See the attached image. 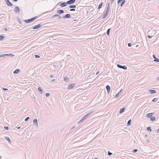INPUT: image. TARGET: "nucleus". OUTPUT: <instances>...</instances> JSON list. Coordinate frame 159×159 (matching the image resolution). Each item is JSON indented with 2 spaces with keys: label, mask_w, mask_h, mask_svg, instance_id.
<instances>
[{
  "label": "nucleus",
  "mask_w": 159,
  "mask_h": 159,
  "mask_svg": "<svg viewBox=\"0 0 159 159\" xmlns=\"http://www.w3.org/2000/svg\"><path fill=\"white\" fill-rule=\"evenodd\" d=\"M37 16H36L34 18H32L29 19H27L25 20V22L26 23H28L30 22L33 21L36 18Z\"/></svg>",
  "instance_id": "1"
},
{
  "label": "nucleus",
  "mask_w": 159,
  "mask_h": 159,
  "mask_svg": "<svg viewBox=\"0 0 159 159\" xmlns=\"http://www.w3.org/2000/svg\"><path fill=\"white\" fill-rule=\"evenodd\" d=\"M75 85V84H70L68 86L67 89H71L73 88Z\"/></svg>",
  "instance_id": "2"
},
{
  "label": "nucleus",
  "mask_w": 159,
  "mask_h": 159,
  "mask_svg": "<svg viewBox=\"0 0 159 159\" xmlns=\"http://www.w3.org/2000/svg\"><path fill=\"white\" fill-rule=\"evenodd\" d=\"M117 66L120 68H122L124 70H126L127 69V68L125 66H121L119 64H117Z\"/></svg>",
  "instance_id": "3"
},
{
  "label": "nucleus",
  "mask_w": 159,
  "mask_h": 159,
  "mask_svg": "<svg viewBox=\"0 0 159 159\" xmlns=\"http://www.w3.org/2000/svg\"><path fill=\"white\" fill-rule=\"evenodd\" d=\"M41 25L40 24H39L38 25H35L33 27V29H37L41 27Z\"/></svg>",
  "instance_id": "4"
},
{
  "label": "nucleus",
  "mask_w": 159,
  "mask_h": 159,
  "mask_svg": "<svg viewBox=\"0 0 159 159\" xmlns=\"http://www.w3.org/2000/svg\"><path fill=\"white\" fill-rule=\"evenodd\" d=\"M5 1L8 6H11L13 5V4L9 1V0H5Z\"/></svg>",
  "instance_id": "5"
},
{
  "label": "nucleus",
  "mask_w": 159,
  "mask_h": 159,
  "mask_svg": "<svg viewBox=\"0 0 159 159\" xmlns=\"http://www.w3.org/2000/svg\"><path fill=\"white\" fill-rule=\"evenodd\" d=\"M71 17V16L70 14H66L65 16H63L62 17L63 18L66 19V18H69Z\"/></svg>",
  "instance_id": "6"
},
{
  "label": "nucleus",
  "mask_w": 159,
  "mask_h": 159,
  "mask_svg": "<svg viewBox=\"0 0 159 159\" xmlns=\"http://www.w3.org/2000/svg\"><path fill=\"white\" fill-rule=\"evenodd\" d=\"M75 1V0H70L67 2V3L68 4H71L73 3Z\"/></svg>",
  "instance_id": "7"
},
{
  "label": "nucleus",
  "mask_w": 159,
  "mask_h": 159,
  "mask_svg": "<svg viewBox=\"0 0 159 159\" xmlns=\"http://www.w3.org/2000/svg\"><path fill=\"white\" fill-rule=\"evenodd\" d=\"M14 11L16 13H19L20 12V10L18 7H16L15 8Z\"/></svg>",
  "instance_id": "8"
},
{
  "label": "nucleus",
  "mask_w": 159,
  "mask_h": 159,
  "mask_svg": "<svg viewBox=\"0 0 159 159\" xmlns=\"http://www.w3.org/2000/svg\"><path fill=\"white\" fill-rule=\"evenodd\" d=\"M152 57H153V58L155 59L153 61H155V62H159V60L158 59L156 58V57H155V56L154 55H152Z\"/></svg>",
  "instance_id": "9"
},
{
  "label": "nucleus",
  "mask_w": 159,
  "mask_h": 159,
  "mask_svg": "<svg viewBox=\"0 0 159 159\" xmlns=\"http://www.w3.org/2000/svg\"><path fill=\"white\" fill-rule=\"evenodd\" d=\"M67 4H68L67 3V2H64L61 3L60 4V6L61 7H65V6H66L67 5Z\"/></svg>",
  "instance_id": "10"
},
{
  "label": "nucleus",
  "mask_w": 159,
  "mask_h": 159,
  "mask_svg": "<svg viewBox=\"0 0 159 159\" xmlns=\"http://www.w3.org/2000/svg\"><path fill=\"white\" fill-rule=\"evenodd\" d=\"M106 89L107 90V92L108 94L109 93V92L110 90V87L109 86L107 85L106 86Z\"/></svg>",
  "instance_id": "11"
},
{
  "label": "nucleus",
  "mask_w": 159,
  "mask_h": 159,
  "mask_svg": "<svg viewBox=\"0 0 159 159\" xmlns=\"http://www.w3.org/2000/svg\"><path fill=\"white\" fill-rule=\"evenodd\" d=\"M153 113H149L147 114L146 116L148 118H150L153 115Z\"/></svg>",
  "instance_id": "12"
},
{
  "label": "nucleus",
  "mask_w": 159,
  "mask_h": 159,
  "mask_svg": "<svg viewBox=\"0 0 159 159\" xmlns=\"http://www.w3.org/2000/svg\"><path fill=\"white\" fill-rule=\"evenodd\" d=\"M149 91L151 94L156 93H157L156 90H154L149 89Z\"/></svg>",
  "instance_id": "13"
},
{
  "label": "nucleus",
  "mask_w": 159,
  "mask_h": 159,
  "mask_svg": "<svg viewBox=\"0 0 159 159\" xmlns=\"http://www.w3.org/2000/svg\"><path fill=\"white\" fill-rule=\"evenodd\" d=\"M109 12L106 11L105 13L104 14L103 16L102 17L103 18H105L108 15Z\"/></svg>",
  "instance_id": "14"
},
{
  "label": "nucleus",
  "mask_w": 159,
  "mask_h": 159,
  "mask_svg": "<svg viewBox=\"0 0 159 159\" xmlns=\"http://www.w3.org/2000/svg\"><path fill=\"white\" fill-rule=\"evenodd\" d=\"M64 11L62 10H60L57 11V13H58V14H62V13H64Z\"/></svg>",
  "instance_id": "15"
},
{
  "label": "nucleus",
  "mask_w": 159,
  "mask_h": 159,
  "mask_svg": "<svg viewBox=\"0 0 159 159\" xmlns=\"http://www.w3.org/2000/svg\"><path fill=\"white\" fill-rule=\"evenodd\" d=\"M110 4H109V3H108L107 4V8L106 11L109 12V11L110 10Z\"/></svg>",
  "instance_id": "16"
},
{
  "label": "nucleus",
  "mask_w": 159,
  "mask_h": 159,
  "mask_svg": "<svg viewBox=\"0 0 159 159\" xmlns=\"http://www.w3.org/2000/svg\"><path fill=\"white\" fill-rule=\"evenodd\" d=\"M125 110V109L124 107L121 108L120 110L119 113H121L123 112H124Z\"/></svg>",
  "instance_id": "17"
},
{
  "label": "nucleus",
  "mask_w": 159,
  "mask_h": 159,
  "mask_svg": "<svg viewBox=\"0 0 159 159\" xmlns=\"http://www.w3.org/2000/svg\"><path fill=\"white\" fill-rule=\"evenodd\" d=\"M33 123H36V126L38 127V124L37 123V120L36 119H34L33 120Z\"/></svg>",
  "instance_id": "18"
},
{
  "label": "nucleus",
  "mask_w": 159,
  "mask_h": 159,
  "mask_svg": "<svg viewBox=\"0 0 159 159\" xmlns=\"http://www.w3.org/2000/svg\"><path fill=\"white\" fill-rule=\"evenodd\" d=\"M20 71V70L19 69H16L14 71L13 73L16 74H17Z\"/></svg>",
  "instance_id": "19"
},
{
  "label": "nucleus",
  "mask_w": 159,
  "mask_h": 159,
  "mask_svg": "<svg viewBox=\"0 0 159 159\" xmlns=\"http://www.w3.org/2000/svg\"><path fill=\"white\" fill-rule=\"evenodd\" d=\"M103 2H101V3L100 4H99V5L98 6V9H100V8H101L102 7V5L103 4Z\"/></svg>",
  "instance_id": "20"
},
{
  "label": "nucleus",
  "mask_w": 159,
  "mask_h": 159,
  "mask_svg": "<svg viewBox=\"0 0 159 159\" xmlns=\"http://www.w3.org/2000/svg\"><path fill=\"white\" fill-rule=\"evenodd\" d=\"M5 57L6 56H12L13 57L14 55L11 54H4Z\"/></svg>",
  "instance_id": "21"
},
{
  "label": "nucleus",
  "mask_w": 159,
  "mask_h": 159,
  "mask_svg": "<svg viewBox=\"0 0 159 159\" xmlns=\"http://www.w3.org/2000/svg\"><path fill=\"white\" fill-rule=\"evenodd\" d=\"M5 139L9 143H11V140L9 137H6Z\"/></svg>",
  "instance_id": "22"
},
{
  "label": "nucleus",
  "mask_w": 159,
  "mask_h": 159,
  "mask_svg": "<svg viewBox=\"0 0 159 159\" xmlns=\"http://www.w3.org/2000/svg\"><path fill=\"white\" fill-rule=\"evenodd\" d=\"M38 89L40 92V93H43V90L41 89V87H39L38 88Z\"/></svg>",
  "instance_id": "23"
},
{
  "label": "nucleus",
  "mask_w": 159,
  "mask_h": 159,
  "mask_svg": "<svg viewBox=\"0 0 159 159\" xmlns=\"http://www.w3.org/2000/svg\"><path fill=\"white\" fill-rule=\"evenodd\" d=\"M110 30V29H109L107 30V36H109V33Z\"/></svg>",
  "instance_id": "24"
},
{
  "label": "nucleus",
  "mask_w": 159,
  "mask_h": 159,
  "mask_svg": "<svg viewBox=\"0 0 159 159\" xmlns=\"http://www.w3.org/2000/svg\"><path fill=\"white\" fill-rule=\"evenodd\" d=\"M150 120L152 121H153L156 120V118L154 117H151L150 118Z\"/></svg>",
  "instance_id": "25"
},
{
  "label": "nucleus",
  "mask_w": 159,
  "mask_h": 159,
  "mask_svg": "<svg viewBox=\"0 0 159 159\" xmlns=\"http://www.w3.org/2000/svg\"><path fill=\"white\" fill-rule=\"evenodd\" d=\"M125 2V0H122L121 3L120 4V6L121 7H122L123 6V5H124V3Z\"/></svg>",
  "instance_id": "26"
},
{
  "label": "nucleus",
  "mask_w": 159,
  "mask_h": 159,
  "mask_svg": "<svg viewBox=\"0 0 159 159\" xmlns=\"http://www.w3.org/2000/svg\"><path fill=\"white\" fill-rule=\"evenodd\" d=\"M69 7L70 8H75L76 7V6L75 5H70Z\"/></svg>",
  "instance_id": "27"
},
{
  "label": "nucleus",
  "mask_w": 159,
  "mask_h": 159,
  "mask_svg": "<svg viewBox=\"0 0 159 159\" xmlns=\"http://www.w3.org/2000/svg\"><path fill=\"white\" fill-rule=\"evenodd\" d=\"M59 16V15L58 14H55L51 18H54L55 17H58Z\"/></svg>",
  "instance_id": "28"
},
{
  "label": "nucleus",
  "mask_w": 159,
  "mask_h": 159,
  "mask_svg": "<svg viewBox=\"0 0 159 159\" xmlns=\"http://www.w3.org/2000/svg\"><path fill=\"white\" fill-rule=\"evenodd\" d=\"M5 37L3 36L0 35V40H1L4 39Z\"/></svg>",
  "instance_id": "29"
},
{
  "label": "nucleus",
  "mask_w": 159,
  "mask_h": 159,
  "mask_svg": "<svg viewBox=\"0 0 159 159\" xmlns=\"http://www.w3.org/2000/svg\"><path fill=\"white\" fill-rule=\"evenodd\" d=\"M158 100V98H155L152 100V102H156Z\"/></svg>",
  "instance_id": "30"
},
{
  "label": "nucleus",
  "mask_w": 159,
  "mask_h": 159,
  "mask_svg": "<svg viewBox=\"0 0 159 159\" xmlns=\"http://www.w3.org/2000/svg\"><path fill=\"white\" fill-rule=\"evenodd\" d=\"M64 80L65 81H66V82H67L69 80H68V78H67V77H65L64 78Z\"/></svg>",
  "instance_id": "31"
},
{
  "label": "nucleus",
  "mask_w": 159,
  "mask_h": 159,
  "mask_svg": "<svg viewBox=\"0 0 159 159\" xmlns=\"http://www.w3.org/2000/svg\"><path fill=\"white\" fill-rule=\"evenodd\" d=\"M131 120H129L127 122V125H130L131 124Z\"/></svg>",
  "instance_id": "32"
},
{
  "label": "nucleus",
  "mask_w": 159,
  "mask_h": 159,
  "mask_svg": "<svg viewBox=\"0 0 159 159\" xmlns=\"http://www.w3.org/2000/svg\"><path fill=\"white\" fill-rule=\"evenodd\" d=\"M147 129L148 130V131H152V130L151 129V127H148L147 128Z\"/></svg>",
  "instance_id": "33"
},
{
  "label": "nucleus",
  "mask_w": 159,
  "mask_h": 159,
  "mask_svg": "<svg viewBox=\"0 0 159 159\" xmlns=\"http://www.w3.org/2000/svg\"><path fill=\"white\" fill-rule=\"evenodd\" d=\"M85 119H84V117L82 118V119L80 121H79L78 122V123H80V122H82Z\"/></svg>",
  "instance_id": "34"
},
{
  "label": "nucleus",
  "mask_w": 159,
  "mask_h": 159,
  "mask_svg": "<svg viewBox=\"0 0 159 159\" xmlns=\"http://www.w3.org/2000/svg\"><path fill=\"white\" fill-rule=\"evenodd\" d=\"M88 115L86 114L84 116V119H86L88 116Z\"/></svg>",
  "instance_id": "35"
},
{
  "label": "nucleus",
  "mask_w": 159,
  "mask_h": 159,
  "mask_svg": "<svg viewBox=\"0 0 159 159\" xmlns=\"http://www.w3.org/2000/svg\"><path fill=\"white\" fill-rule=\"evenodd\" d=\"M46 96L47 97H48L50 96V93H47L46 94Z\"/></svg>",
  "instance_id": "36"
},
{
  "label": "nucleus",
  "mask_w": 159,
  "mask_h": 159,
  "mask_svg": "<svg viewBox=\"0 0 159 159\" xmlns=\"http://www.w3.org/2000/svg\"><path fill=\"white\" fill-rule=\"evenodd\" d=\"M34 56L36 58H39L40 57V56L38 55H35Z\"/></svg>",
  "instance_id": "37"
},
{
  "label": "nucleus",
  "mask_w": 159,
  "mask_h": 159,
  "mask_svg": "<svg viewBox=\"0 0 159 159\" xmlns=\"http://www.w3.org/2000/svg\"><path fill=\"white\" fill-rule=\"evenodd\" d=\"M108 154L109 156H111L112 155V153L110 152L109 151H108Z\"/></svg>",
  "instance_id": "38"
},
{
  "label": "nucleus",
  "mask_w": 159,
  "mask_h": 159,
  "mask_svg": "<svg viewBox=\"0 0 159 159\" xmlns=\"http://www.w3.org/2000/svg\"><path fill=\"white\" fill-rule=\"evenodd\" d=\"M93 111H91L89 112V113H88L87 114L88 115V116H89L92 113H93Z\"/></svg>",
  "instance_id": "39"
},
{
  "label": "nucleus",
  "mask_w": 159,
  "mask_h": 159,
  "mask_svg": "<svg viewBox=\"0 0 159 159\" xmlns=\"http://www.w3.org/2000/svg\"><path fill=\"white\" fill-rule=\"evenodd\" d=\"M93 111H91L89 112V113H88L87 114L88 115V116H89L92 113H93Z\"/></svg>",
  "instance_id": "40"
},
{
  "label": "nucleus",
  "mask_w": 159,
  "mask_h": 159,
  "mask_svg": "<svg viewBox=\"0 0 159 159\" xmlns=\"http://www.w3.org/2000/svg\"><path fill=\"white\" fill-rule=\"evenodd\" d=\"M4 128L6 130H8L9 129V127L8 126H4Z\"/></svg>",
  "instance_id": "41"
},
{
  "label": "nucleus",
  "mask_w": 159,
  "mask_h": 159,
  "mask_svg": "<svg viewBox=\"0 0 159 159\" xmlns=\"http://www.w3.org/2000/svg\"><path fill=\"white\" fill-rule=\"evenodd\" d=\"M30 119V117H28L26 118V119H25V121H26Z\"/></svg>",
  "instance_id": "42"
},
{
  "label": "nucleus",
  "mask_w": 159,
  "mask_h": 159,
  "mask_svg": "<svg viewBox=\"0 0 159 159\" xmlns=\"http://www.w3.org/2000/svg\"><path fill=\"white\" fill-rule=\"evenodd\" d=\"M75 11V9L74 8H72L70 9V11Z\"/></svg>",
  "instance_id": "43"
},
{
  "label": "nucleus",
  "mask_w": 159,
  "mask_h": 159,
  "mask_svg": "<svg viewBox=\"0 0 159 159\" xmlns=\"http://www.w3.org/2000/svg\"><path fill=\"white\" fill-rule=\"evenodd\" d=\"M137 151L138 150L137 149H134L133 150V152H137Z\"/></svg>",
  "instance_id": "44"
},
{
  "label": "nucleus",
  "mask_w": 159,
  "mask_h": 159,
  "mask_svg": "<svg viewBox=\"0 0 159 159\" xmlns=\"http://www.w3.org/2000/svg\"><path fill=\"white\" fill-rule=\"evenodd\" d=\"M119 92H118L117 93L115 96V98H116L118 97L119 95Z\"/></svg>",
  "instance_id": "45"
},
{
  "label": "nucleus",
  "mask_w": 159,
  "mask_h": 159,
  "mask_svg": "<svg viewBox=\"0 0 159 159\" xmlns=\"http://www.w3.org/2000/svg\"><path fill=\"white\" fill-rule=\"evenodd\" d=\"M4 54H2L0 55V58L2 57H4Z\"/></svg>",
  "instance_id": "46"
},
{
  "label": "nucleus",
  "mask_w": 159,
  "mask_h": 159,
  "mask_svg": "<svg viewBox=\"0 0 159 159\" xmlns=\"http://www.w3.org/2000/svg\"><path fill=\"white\" fill-rule=\"evenodd\" d=\"M128 45L129 47H130L131 46V44L130 43H129L128 44Z\"/></svg>",
  "instance_id": "47"
},
{
  "label": "nucleus",
  "mask_w": 159,
  "mask_h": 159,
  "mask_svg": "<svg viewBox=\"0 0 159 159\" xmlns=\"http://www.w3.org/2000/svg\"><path fill=\"white\" fill-rule=\"evenodd\" d=\"M148 37L149 38H152V36H150L149 35H148Z\"/></svg>",
  "instance_id": "48"
},
{
  "label": "nucleus",
  "mask_w": 159,
  "mask_h": 159,
  "mask_svg": "<svg viewBox=\"0 0 159 159\" xmlns=\"http://www.w3.org/2000/svg\"><path fill=\"white\" fill-rule=\"evenodd\" d=\"M3 89L4 90H8V89H6V88H3Z\"/></svg>",
  "instance_id": "49"
},
{
  "label": "nucleus",
  "mask_w": 159,
  "mask_h": 159,
  "mask_svg": "<svg viewBox=\"0 0 159 159\" xmlns=\"http://www.w3.org/2000/svg\"><path fill=\"white\" fill-rule=\"evenodd\" d=\"M149 140H146V142H147V143H149Z\"/></svg>",
  "instance_id": "50"
},
{
  "label": "nucleus",
  "mask_w": 159,
  "mask_h": 159,
  "mask_svg": "<svg viewBox=\"0 0 159 159\" xmlns=\"http://www.w3.org/2000/svg\"><path fill=\"white\" fill-rule=\"evenodd\" d=\"M114 0H111V3H112Z\"/></svg>",
  "instance_id": "51"
},
{
  "label": "nucleus",
  "mask_w": 159,
  "mask_h": 159,
  "mask_svg": "<svg viewBox=\"0 0 159 159\" xmlns=\"http://www.w3.org/2000/svg\"><path fill=\"white\" fill-rule=\"evenodd\" d=\"M4 30H5V31H7V28H5L4 29Z\"/></svg>",
  "instance_id": "52"
},
{
  "label": "nucleus",
  "mask_w": 159,
  "mask_h": 159,
  "mask_svg": "<svg viewBox=\"0 0 159 159\" xmlns=\"http://www.w3.org/2000/svg\"><path fill=\"white\" fill-rule=\"evenodd\" d=\"M70 56L69 55H67L66 57L68 58H70Z\"/></svg>",
  "instance_id": "53"
},
{
  "label": "nucleus",
  "mask_w": 159,
  "mask_h": 159,
  "mask_svg": "<svg viewBox=\"0 0 159 159\" xmlns=\"http://www.w3.org/2000/svg\"><path fill=\"white\" fill-rule=\"evenodd\" d=\"M148 137V135H147V134H146L145 135V136H144L145 138H146V137Z\"/></svg>",
  "instance_id": "54"
},
{
  "label": "nucleus",
  "mask_w": 159,
  "mask_h": 159,
  "mask_svg": "<svg viewBox=\"0 0 159 159\" xmlns=\"http://www.w3.org/2000/svg\"><path fill=\"white\" fill-rule=\"evenodd\" d=\"M58 19H60L61 18V16L59 15V16H58Z\"/></svg>",
  "instance_id": "55"
},
{
  "label": "nucleus",
  "mask_w": 159,
  "mask_h": 159,
  "mask_svg": "<svg viewBox=\"0 0 159 159\" xmlns=\"http://www.w3.org/2000/svg\"><path fill=\"white\" fill-rule=\"evenodd\" d=\"M157 132L158 133H159V129H157Z\"/></svg>",
  "instance_id": "56"
},
{
  "label": "nucleus",
  "mask_w": 159,
  "mask_h": 159,
  "mask_svg": "<svg viewBox=\"0 0 159 159\" xmlns=\"http://www.w3.org/2000/svg\"><path fill=\"white\" fill-rule=\"evenodd\" d=\"M50 77L51 78H52V77H53V75H50Z\"/></svg>",
  "instance_id": "57"
},
{
  "label": "nucleus",
  "mask_w": 159,
  "mask_h": 159,
  "mask_svg": "<svg viewBox=\"0 0 159 159\" xmlns=\"http://www.w3.org/2000/svg\"><path fill=\"white\" fill-rule=\"evenodd\" d=\"M54 51H55V52H57L58 51H57V49L54 50Z\"/></svg>",
  "instance_id": "58"
},
{
  "label": "nucleus",
  "mask_w": 159,
  "mask_h": 159,
  "mask_svg": "<svg viewBox=\"0 0 159 159\" xmlns=\"http://www.w3.org/2000/svg\"><path fill=\"white\" fill-rule=\"evenodd\" d=\"M99 73V72L98 71L97 72H96V75H98V74Z\"/></svg>",
  "instance_id": "59"
},
{
  "label": "nucleus",
  "mask_w": 159,
  "mask_h": 159,
  "mask_svg": "<svg viewBox=\"0 0 159 159\" xmlns=\"http://www.w3.org/2000/svg\"><path fill=\"white\" fill-rule=\"evenodd\" d=\"M55 81V79H53V80H52V82H54Z\"/></svg>",
  "instance_id": "60"
},
{
  "label": "nucleus",
  "mask_w": 159,
  "mask_h": 159,
  "mask_svg": "<svg viewBox=\"0 0 159 159\" xmlns=\"http://www.w3.org/2000/svg\"><path fill=\"white\" fill-rule=\"evenodd\" d=\"M94 158V159H97L98 158V157H94V158Z\"/></svg>",
  "instance_id": "61"
},
{
  "label": "nucleus",
  "mask_w": 159,
  "mask_h": 159,
  "mask_svg": "<svg viewBox=\"0 0 159 159\" xmlns=\"http://www.w3.org/2000/svg\"><path fill=\"white\" fill-rule=\"evenodd\" d=\"M20 127H17V129H20Z\"/></svg>",
  "instance_id": "62"
},
{
  "label": "nucleus",
  "mask_w": 159,
  "mask_h": 159,
  "mask_svg": "<svg viewBox=\"0 0 159 159\" xmlns=\"http://www.w3.org/2000/svg\"><path fill=\"white\" fill-rule=\"evenodd\" d=\"M157 80H159V77H158L157 78Z\"/></svg>",
  "instance_id": "63"
},
{
  "label": "nucleus",
  "mask_w": 159,
  "mask_h": 159,
  "mask_svg": "<svg viewBox=\"0 0 159 159\" xmlns=\"http://www.w3.org/2000/svg\"><path fill=\"white\" fill-rule=\"evenodd\" d=\"M122 90V89H121L120 90V91H119V93H120V92H121Z\"/></svg>",
  "instance_id": "64"
}]
</instances>
